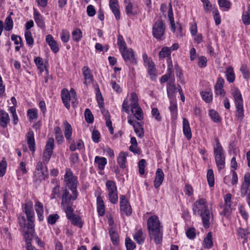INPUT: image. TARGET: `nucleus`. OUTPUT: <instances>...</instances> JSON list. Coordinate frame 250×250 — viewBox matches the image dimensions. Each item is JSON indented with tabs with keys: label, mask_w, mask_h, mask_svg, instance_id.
I'll use <instances>...</instances> for the list:
<instances>
[{
	"label": "nucleus",
	"mask_w": 250,
	"mask_h": 250,
	"mask_svg": "<svg viewBox=\"0 0 250 250\" xmlns=\"http://www.w3.org/2000/svg\"><path fill=\"white\" fill-rule=\"evenodd\" d=\"M192 209L194 215L201 216L204 227L208 228L213 215L209 210L207 200L199 198L192 205Z\"/></svg>",
	"instance_id": "1"
},
{
	"label": "nucleus",
	"mask_w": 250,
	"mask_h": 250,
	"mask_svg": "<svg viewBox=\"0 0 250 250\" xmlns=\"http://www.w3.org/2000/svg\"><path fill=\"white\" fill-rule=\"evenodd\" d=\"M147 225L150 239H153L156 244H160L162 241L163 230L158 217L156 215L150 216Z\"/></svg>",
	"instance_id": "2"
},
{
	"label": "nucleus",
	"mask_w": 250,
	"mask_h": 250,
	"mask_svg": "<svg viewBox=\"0 0 250 250\" xmlns=\"http://www.w3.org/2000/svg\"><path fill=\"white\" fill-rule=\"evenodd\" d=\"M131 111L133 116L138 120L141 121L144 118L143 110L138 103V97L136 93L132 92L130 94Z\"/></svg>",
	"instance_id": "3"
},
{
	"label": "nucleus",
	"mask_w": 250,
	"mask_h": 250,
	"mask_svg": "<svg viewBox=\"0 0 250 250\" xmlns=\"http://www.w3.org/2000/svg\"><path fill=\"white\" fill-rule=\"evenodd\" d=\"M232 95L234 98L235 106L236 107V117L237 120L241 122L244 117V107H243V101L242 95L240 91L236 89L232 93Z\"/></svg>",
	"instance_id": "4"
},
{
	"label": "nucleus",
	"mask_w": 250,
	"mask_h": 250,
	"mask_svg": "<svg viewBox=\"0 0 250 250\" xmlns=\"http://www.w3.org/2000/svg\"><path fill=\"white\" fill-rule=\"evenodd\" d=\"M64 181L65 186L70 190H77L78 184L77 177L73 174V172L69 168H67L65 169Z\"/></svg>",
	"instance_id": "5"
},
{
	"label": "nucleus",
	"mask_w": 250,
	"mask_h": 250,
	"mask_svg": "<svg viewBox=\"0 0 250 250\" xmlns=\"http://www.w3.org/2000/svg\"><path fill=\"white\" fill-rule=\"evenodd\" d=\"M76 93L73 89H71L70 92L66 89H63L61 92V97L62 103L65 107L69 109L70 108L69 102L71 101L73 106H75L76 103Z\"/></svg>",
	"instance_id": "6"
},
{
	"label": "nucleus",
	"mask_w": 250,
	"mask_h": 250,
	"mask_svg": "<svg viewBox=\"0 0 250 250\" xmlns=\"http://www.w3.org/2000/svg\"><path fill=\"white\" fill-rule=\"evenodd\" d=\"M34 174L36 182L44 180L48 175L46 165L43 164L42 162H39L36 165Z\"/></svg>",
	"instance_id": "7"
},
{
	"label": "nucleus",
	"mask_w": 250,
	"mask_h": 250,
	"mask_svg": "<svg viewBox=\"0 0 250 250\" xmlns=\"http://www.w3.org/2000/svg\"><path fill=\"white\" fill-rule=\"evenodd\" d=\"M166 29L164 22L162 20L157 21L152 28L153 36L157 40H161L164 36Z\"/></svg>",
	"instance_id": "8"
},
{
	"label": "nucleus",
	"mask_w": 250,
	"mask_h": 250,
	"mask_svg": "<svg viewBox=\"0 0 250 250\" xmlns=\"http://www.w3.org/2000/svg\"><path fill=\"white\" fill-rule=\"evenodd\" d=\"M54 140L53 138H49L48 139L42 157V163L44 165H46L48 164L53 153V150L54 148Z\"/></svg>",
	"instance_id": "9"
},
{
	"label": "nucleus",
	"mask_w": 250,
	"mask_h": 250,
	"mask_svg": "<svg viewBox=\"0 0 250 250\" xmlns=\"http://www.w3.org/2000/svg\"><path fill=\"white\" fill-rule=\"evenodd\" d=\"M72 195L70 194L69 192L67 189L63 190V193L62 196L61 206H66L69 205L71 200H75L78 196L77 190H71Z\"/></svg>",
	"instance_id": "10"
},
{
	"label": "nucleus",
	"mask_w": 250,
	"mask_h": 250,
	"mask_svg": "<svg viewBox=\"0 0 250 250\" xmlns=\"http://www.w3.org/2000/svg\"><path fill=\"white\" fill-rule=\"evenodd\" d=\"M120 51L126 63L132 64H136L137 63L134 53L132 49H127L126 48V49H123Z\"/></svg>",
	"instance_id": "11"
},
{
	"label": "nucleus",
	"mask_w": 250,
	"mask_h": 250,
	"mask_svg": "<svg viewBox=\"0 0 250 250\" xmlns=\"http://www.w3.org/2000/svg\"><path fill=\"white\" fill-rule=\"evenodd\" d=\"M120 210L122 213L125 214L126 216H130L132 213V208L129 201L126 199L125 195L120 196Z\"/></svg>",
	"instance_id": "12"
},
{
	"label": "nucleus",
	"mask_w": 250,
	"mask_h": 250,
	"mask_svg": "<svg viewBox=\"0 0 250 250\" xmlns=\"http://www.w3.org/2000/svg\"><path fill=\"white\" fill-rule=\"evenodd\" d=\"M128 123L133 126L134 131L139 137L142 138L144 136V129L140 123L131 119V117H128Z\"/></svg>",
	"instance_id": "13"
},
{
	"label": "nucleus",
	"mask_w": 250,
	"mask_h": 250,
	"mask_svg": "<svg viewBox=\"0 0 250 250\" xmlns=\"http://www.w3.org/2000/svg\"><path fill=\"white\" fill-rule=\"evenodd\" d=\"M32 203L30 202L22 206L23 211L25 213L27 220L30 223L34 222V212L32 208Z\"/></svg>",
	"instance_id": "14"
},
{
	"label": "nucleus",
	"mask_w": 250,
	"mask_h": 250,
	"mask_svg": "<svg viewBox=\"0 0 250 250\" xmlns=\"http://www.w3.org/2000/svg\"><path fill=\"white\" fill-rule=\"evenodd\" d=\"M250 187V173H246L244 175V181L242 183L241 189V196L244 197L249 192V187Z\"/></svg>",
	"instance_id": "15"
},
{
	"label": "nucleus",
	"mask_w": 250,
	"mask_h": 250,
	"mask_svg": "<svg viewBox=\"0 0 250 250\" xmlns=\"http://www.w3.org/2000/svg\"><path fill=\"white\" fill-rule=\"evenodd\" d=\"M45 41L49 45L51 50L54 53H57L59 51L58 42L54 39L51 35H47L45 38Z\"/></svg>",
	"instance_id": "16"
},
{
	"label": "nucleus",
	"mask_w": 250,
	"mask_h": 250,
	"mask_svg": "<svg viewBox=\"0 0 250 250\" xmlns=\"http://www.w3.org/2000/svg\"><path fill=\"white\" fill-rule=\"evenodd\" d=\"M164 179V173L161 168H158L155 174V178L154 181V186L158 188L162 184Z\"/></svg>",
	"instance_id": "17"
},
{
	"label": "nucleus",
	"mask_w": 250,
	"mask_h": 250,
	"mask_svg": "<svg viewBox=\"0 0 250 250\" xmlns=\"http://www.w3.org/2000/svg\"><path fill=\"white\" fill-rule=\"evenodd\" d=\"M109 6L114 14L116 20L120 18V12L119 9V5L117 0H109Z\"/></svg>",
	"instance_id": "18"
},
{
	"label": "nucleus",
	"mask_w": 250,
	"mask_h": 250,
	"mask_svg": "<svg viewBox=\"0 0 250 250\" xmlns=\"http://www.w3.org/2000/svg\"><path fill=\"white\" fill-rule=\"evenodd\" d=\"M82 70L84 79V83L86 85L90 84L93 80V77L90 70L87 66H84Z\"/></svg>",
	"instance_id": "19"
},
{
	"label": "nucleus",
	"mask_w": 250,
	"mask_h": 250,
	"mask_svg": "<svg viewBox=\"0 0 250 250\" xmlns=\"http://www.w3.org/2000/svg\"><path fill=\"white\" fill-rule=\"evenodd\" d=\"M183 128L184 134L186 136L187 139L189 140L192 136L190 127L188 120L184 118L183 120Z\"/></svg>",
	"instance_id": "20"
},
{
	"label": "nucleus",
	"mask_w": 250,
	"mask_h": 250,
	"mask_svg": "<svg viewBox=\"0 0 250 250\" xmlns=\"http://www.w3.org/2000/svg\"><path fill=\"white\" fill-rule=\"evenodd\" d=\"M10 121L9 115L7 112L4 110L0 111V125L5 128L7 126L8 123Z\"/></svg>",
	"instance_id": "21"
},
{
	"label": "nucleus",
	"mask_w": 250,
	"mask_h": 250,
	"mask_svg": "<svg viewBox=\"0 0 250 250\" xmlns=\"http://www.w3.org/2000/svg\"><path fill=\"white\" fill-rule=\"evenodd\" d=\"M97 206L99 215L103 216L105 213V206L102 197L100 195L97 198Z\"/></svg>",
	"instance_id": "22"
},
{
	"label": "nucleus",
	"mask_w": 250,
	"mask_h": 250,
	"mask_svg": "<svg viewBox=\"0 0 250 250\" xmlns=\"http://www.w3.org/2000/svg\"><path fill=\"white\" fill-rule=\"evenodd\" d=\"M27 141L29 149L34 152L35 151V142L32 131H29L27 134Z\"/></svg>",
	"instance_id": "23"
},
{
	"label": "nucleus",
	"mask_w": 250,
	"mask_h": 250,
	"mask_svg": "<svg viewBox=\"0 0 250 250\" xmlns=\"http://www.w3.org/2000/svg\"><path fill=\"white\" fill-rule=\"evenodd\" d=\"M215 141L216 142L215 146H214L213 150L215 157L216 156H220L225 155L224 151L220 144L219 141L217 138H215Z\"/></svg>",
	"instance_id": "24"
},
{
	"label": "nucleus",
	"mask_w": 250,
	"mask_h": 250,
	"mask_svg": "<svg viewBox=\"0 0 250 250\" xmlns=\"http://www.w3.org/2000/svg\"><path fill=\"white\" fill-rule=\"evenodd\" d=\"M168 18L170 23V29L171 31L174 32L175 31V23L171 3H169L168 4Z\"/></svg>",
	"instance_id": "25"
},
{
	"label": "nucleus",
	"mask_w": 250,
	"mask_h": 250,
	"mask_svg": "<svg viewBox=\"0 0 250 250\" xmlns=\"http://www.w3.org/2000/svg\"><path fill=\"white\" fill-rule=\"evenodd\" d=\"M34 19L38 26L40 28H43L44 26V22L43 17L41 14L36 9L34 11Z\"/></svg>",
	"instance_id": "26"
},
{
	"label": "nucleus",
	"mask_w": 250,
	"mask_h": 250,
	"mask_svg": "<svg viewBox=\"0 0 250 250\" xmlns=\"http://www.w3.org/2000/svg\"><path fill=\"white\" fill-rule=\"evenodd\" d=\"M35 208L39 220L42 221L43 220V208L42 204L39 201H37L35 205Z\"/></svg>",
	"instance_id": "27"
},
{
	"label": "nucleus",
	"mask_w": 250,
	"mask_h": 250,
	"mask_svg": "<svg viewBox=\"0 0 250 250\" xmlns=\"http://www.w3.org/2000/svg\"><path fill=\"white\" fill-rule=\"evenodd\" d=\"M128 155L127 152H121L117 158V162L120 167L122 168L125 167L126 157Z\"/></svg>",
	"instance_id": "28"
},
{
	"label": "nucleus",
	"mask_w": 250,
	"mask_h": 250,
	"mask_svg": "<svg viewBox=\"0 0 250 250\" xmlns=\"http://www.w3.org/2000/svg\"><path fill=\"white\" fill-rule=\"evenodd\" d=\"M65 125L64 133L66 139L69 141L71 140V137L72 133V128L71 125L67 122L65 121L63 123Z\"/></svg>",
	"instance_id": "29"
},
{
	"label": "nucleus",
	"mask_w": 250,
	"mask_h": 250,
	"mask_svg": "<svg viewBox=\"0 0 250 250\" xmlns=\"http://www.w3.org/2000/svg\"><path fill=\"white\" fill-rule=\"evenodd\" d=\"M145 65L147 66L148 73L150 76L151 79L154 80L156 77V68L154 63L153 62H148V63Z\"/></svg>",
	"instance_id": "30"
},
{
	"label": "nucleus",
	"mask_w": 250,
	"mask_h": 250,
	"mask_svg": "<svg viewBox=\"0 0 250 250\" xmlns=\"http://www.w3.org/2000/svg\"><path fill=\"white\" fill-rule=\"evenodd\" d=\"M227 80L229 83H232L235 80V74L232 67H229L227 68L226 72Z\"/></svg>",
	"instance_id": "31"
},
{
	"label": "nucleus",
	"mask_w": 250,
	"mask_h": 250,
	"mask_svg": "<svg viewBox=\"0 0 250 250\" xmlns=\"http://www.w3.org/2000/svg\"><path fill=\"white\" fill-rule=\"evenodd\" d=\"M84 147V143L82 140H79L76 144L74 141L71 144L70 146V149L72 151H74L76 149L81 150Z\"/></svg>",
	"instance_id": "32"
},
{
	"label": "nucleus",
	"mask_w": 250,
	"mask_h": 250,
	"mask_svg": "<svg viewBox=\"0 0 250 250\" xmlns=\"http://www.w3.org/2000/svg\"><path fill=\"white\" fill-rule=\"evenodd\" d=\"M215 160L218 169L219 170L223 169L225 164V156H216Z\"/></svg>",
	"instance_id": "33"
},
{
	"label": "nucleus",
	"mask_w": 250,
	"mask_h": 250,
	"mask_svg": "<svg viewBox=\"0 0 250 250\" xmlns=\"http://www.w3.org/2000/svg\"><path fill=\"white\" fill-rule=\"evenodd\" d=\"M95 162L98 164L99 168L101 170H103L104 168L105 165L107 163L106 158L99 156L95 157Z\"/></svg>",
	"instance_id": "34"
},
{
	"label": "nucleus",
	"mask_w": 250,
	"mask_h": 250,
	"mask_svg": "<svg viewBox=\"0 0 250 250\" xmlns=\"http://www.w3.org/2000/svg\"><path fill=\"white\" fill-rule=\"evenodd\" d=\"M204 247L206 249H210L213 246L212 241V235L210 232H209L204 240Z\"/></svg>",
	"instance_id": "35"
},
{
	"label": "nucleus",
	"mask_w": 250,
	"mask_h": 250,
	"mask_svg": "<svg viewBox=\"0 0 250 250\" xmlns=\"http://www.w3.org/2000/svg\"><path fill=\"white\" fill-rule=\"evenodd\" d=\"M73 40L76 42H79L83 37V33L79 28H76L72 33Z\"/></svg>",
	"instance_id": "36"
},
{
	"label": "nucleus",
	"mask_w": 250,
	"mask_h": 250,
	"mask_svg": "<svg viewBox=\"0 0 250 250\" xmlns=\"http://www.w3.org/2000/svg\"><path fill=\"white\" fill-rule=\"evenodd\" d=\"M218 2L223 11H227L230 9L231 3L228 0H218Z\"/></svg>",
	"instance_id": "37"
},
{
	"label": "nucleus",
	"mask_w": 250,
	"mask_h": 250,
	"mask_svg": "<svg viewBox=\"0 0 250 250\" xmlns=\"http://www.w3.org/2000/svg\"><path fill=\"white\" fill-rule=\"evenodd\" d=\"M54 131L56 140L59 144L62 143L63 141V137L61 128L59 126H55Z\"/></svg>",
	"instance_id": "38"
},
{
	"label": "nucleus",
	"mask_w": 250,
	"mask_h": 250,
	"mask_svg": "<svg viewBox=\"0 0 250 250\" xmlns=\"http://www.w3.org/2000/svg\"><path fill=\"white\" fill-rule=\"evenodd\" d=\"M207 178L209 186L213 187L214 185V176L212 169H209L208 170Z\"/></svg>",
	"instance_id": "39"
},
{
	"label": "nucleus",
	"mask_w": 250,
	"mask_h": 250,
	"mask_svg": "<svg viewBox=\"0 0 250 250\" xmlns=\"http://www.w3.org/2000/svg\"><path fill=\"white\" fill-rule=\"evenodd\" d=\"M169 108L171 114V118L173 120L176 119L177 115V106L176 103L175 101H171Z\"/></svg>",
	"instance_id": "40"
},
{
	"label": "nucleus",
	"mask_w": 250,
	"mask_h": 250,
	"mask_svg": "<svg viewBox=\"0 0 250 250\" xmlns=\"http://www.w3.org/2000/svg\"><path fill=\"white\" fill-rule=\"evenodd\" d=\"M201 95L203 100L206 103H210L212 100V94L211 91H202Z\"/></svg>",
	"instance_id": "41"
},
{
	"label": "nucleus",
	"mask_w": 250,
	"mask_h": 250,
	"mask_svg": "<svg viewBox=\"0 0 250 250\" xmlns=\"http://www.w3.org/2000/svg\"><path fill=\"white\" fill-rule=\"evenodd\" d=\"M62 207L64 210L68 219H69L70 217L75 215L74 214V209L69 205H67L66 206H62Z\"/></svg>",
	"instance_id": "42"
},
{
	"label": "nucleus",
	"mask_w": 250,
	"mask_h": 250,
	"mask_svg": "<svg viewBox=\"0 0 250 250\" xmlns=\"http://www.w3.org/2000/svg\"><path fill=\"white\" fill-rule=\"evenodd\" d=\"M134 239L139 244L144 243L145 237L141 230H139L136 232L134 236Z\"/></svg>",
	"instance_id": "43"
},
{
	"label": "nucleus",
	"mask_w": 250,
	"mask_h": 250,
	"mask_svg": "<svg viewBox=\"0 0 250 250\" xmlns=\"http://www.w3.org/2000/svg\"><path fill=\"white\" fill-rule=\"evenodd\" d=\"M106 187L108 192L117 191V188L115 182L112 180H108L106 183Z\"/></svg>",
	"instance_id": "44"
},
{
	"label": "nucleus",
	"mask_w": 250,
	"mask_h": 250,
	"mask_svg": "<svg viewBox=\"0 0 250 250\" xmlns=\"http://www.w3.org/2000/svg\"><path fill=\"white\" fill-rule=\"evenodd\" d=\"M209 115L211 120L214 122L218 123L221 120L219 114L213 109H210L209 110Z\"/></svg>",
	"instance_id": "45"
},
{
	"label": "nucleus",
	"mask_w": 250,
	"mask_h": 250,
	"mask_svg": "<svg viewBox=\"0 0 250 250\" xmlns=\"http://www.w3.org/2000/svg\"><path fill=\"white\" fill-rule=\"evenodd\" d=\"M109 235L110 236L111 240L114 245H117L119 241V236L117 232L112 229L109 231Z\"/></svg>",
	"instance_id": "46"
},
{
	"label": "nucleus",
	"mask_w": 250,
	"mask_h": 250,
	"mask_svg": "<svg viewBox=\"0 0 250 250\" xmlns=\"http://www.w3.org/2000/svg\"><path fill=\"white\" fill-rule=\"evenodd\" d=\"M125 12L128 16L134 15L133 11V5L130 0H125Z\"/></svg>",
	"instance_id": "47"
},
{
	"label": "nucleus",
	"mask_w": 250,
	"mask_h": 250,
	"mask_svg": "<svg viewBox=\"0 0 250 250\" xmlns=\"http://www.w3.org/2000/svg\"><path fill=\"white\" fill-rule=\"evenodd\" d=\"M84 117L85 121L90 124H91L94 121V117L93 115L91 112L90 110L88 108H86L84 111Z\"/></svg>",
	"instance_id": "48"
},
{
	"label": "nucleus",
	"mask_w": 250,
	"mask_h": 250,
	"mask_svg": "<svg viewBox=\"0 0 250 250\" xmlns=\"http://www.w3.org/2000/svg\"><path fill=\"white\" fill-rule=\"evenodd\" d=\"M33 234L32 232L28 231H26L24 234V238L26 242V249H27L28 246H30L31 247H33L31 245V240L32 239Z\"/></svg>",
	"instance_id": "49"
},
{
	"label": "nucleus",
	"mask_w": 250,
	"mask_h": 250,
	"mask_svg": "<svg viewBox=\"0 0 250 250\" xmlns=\"http://www.w3.org/2000/svg\"><path fill=\"white\" fill-rule=\"evenodd\" d=\"M242 20L245 25L250 24V8L244 11L242 15Z\"/></svg>",
	"instance_id": "50"
},
{
	"label": "nucleus",
	"mask_w": 250,
	"mask_h": 250,
	"mask_svg": "<svg viewBox=\"0 0 250 250\" xmlns=\"http://www.w3.org/2000/svg\"><path fill=\"white\" fill-rule=\"evenodd\" d=\"M70 38V34L68 30L65 29H63L61 33V39L62 41L66 43L69 41Z\"/></svg>",
	"instance_id": "51"
},
{
	"label": "nucleus",
	"mask_w": 250,
	"mask_h": 250,
	"mask_svg": "<svg viewBox=\"0 0 250 250\" xmlns=\"http://www.w3.org/2000/svg\"><path fill=\"white\" fill-rule=\"evenodd\" d=\"M5 26L4 29L6 31H10L11 30L13 26V21L10 16V15L8 16L5 19Z\"/></svg>",
	"instance_id": "52"
},
{
	"label": "nucleus",
	"mask_w": 250,
	"mask_h": 250,
	"mask_svg": "<svg viewBox=\"0 0 250 250\" xmlns=\"http://www.w3.org/2000/svg\"><path fill=\"white\" fill-rule=\"evenodd\" d=\"M108 198L111 203L114 204H116L118 201L117 191L108 192Z\"/></svg>",
	"instance_id": "53"
},
{
	"label": "nucleus",
	"mask_w": 250,
	"mask_h": 250,
	"mask_svg": "<svg viewBox=\"0 0 250 250\" xmlns=\"http://www.w3.org/2000/svg\"><path fill=\"white\" fill-rule=\"evenodd\" d=\"M171 52L169 47H163L159 52V56L161 58L167 57L170 55Z\"/></svg>",
	"instance_id": "54"
},
{
	"label": "nucleus",
	"mask_w": 250,
	"mask_h": 250,
	"mask_svg": "<svg viewBox=\"0 0 250 250\" xmlns=\"http://www.w3.org/2000/svg\"><path fill=\"white\" fill-rule=\"evenodd\" d=\"M24 36L27 44L30 46L32 45L34 43V40L31 32L29 31H25Z\"/></svg>",
	"instance_id": "55"
},
{
	"label": "nucleus",
	"mask_w": 250,
	"mask_h": 250,
	"mask_svg": "<svg viewBox=\"0 0 250 250\" xmlns=\"http://www.w3.org/2000/svg\"><path fill=\"white\" fill-rule=\"evenodd\" d=\"M7 167V163L3 159L0 162V177H3L5 173Z\"/></svg>",
	"instance_id": "56"
},
{
	"label": "nucleus",
	"mask_w": 250,
	"mask_h": 250,
	"mask_svg": "<svg viewBox=\"0 0 250 250\" xmlns=\"http://www.w3.org/2000/svg\"><path fill=\"white\" fill-rule=\"evenodd\" d=\"M232 211L231 205H224V209L223 211H222L220 214L222 215H223L226 217H229Z\"/></svg>",
	"instance_id": "57"
},
{
	"label": "nucleus",
	"mask_w": 250,
	"mask_h": 250,
	"mask_svg": "<svg viewBox=\"0 0 250 250\" xmlns=\"http://www.w3.org/2000/svg\"><path fill=\"white\" fill-rule=\"evenodd\" d=\"M125 246L127 250H134L136 245L129 238L127 237L125 239Z\"/></svg>",
	"instance_id": "58"
},
{
	"label": "nucleus",
	"mask_w": 250,
	"mask_h": 250,
	"mask_svg": "<svg viewBox=\"0 0 250 250\" xmlns=\"http://www.w3.org/2000/svg\"><path fill=\"white\" fill-rule=\"evenodd\" d=\"M27 116L30 120H34L38 117L37 110L35 108L28 109L27 111Z\"/></svg>",
	"instance_id": "59"
},
{
	"label": "nucleus",
	"mask_w": 250,
	"mask_h": 250,
	"mask_svg": "<svg viewBox=\"0 0 250 250\" xmlns=\"http://www.w3.org/2000/svg\"><path fill=\"white\" fill-rule=\"evenodd\" d=\"M240 71L243 74L244 79L248 80L250 78V71L246 65H243L240 68Z\"/></svg>",
	"instance_id": "60"
},
{
	"label": "nucleus",
	"mask_w": 250,
	"mask_h": 250,
	"mask_svg": "<svg viewBox=\"0 0 250 250\" xmlns=\"http://www.w3.org/2000/svg\"><path fill=\"white\" fill-rule=\"evenodd\" d=\"M117 43L118 45H119L120 51L124 49H126V43L124 41L122 36L119 35L118 36Z\"/></svg>",
	"instance_id": "61"
},
{
	"label": "nucleus",
	"mask_w": 250,
	"mask_h": 250,
	"mask_svg": "<svg viewBox=\"0 0 250 250\" xmlns=\"http://www.w3.org/2000/svg\"><path fill=\"white\" fill-rule=\"evenodd\" d=\"M34 62L38 68L41 71L43 70V61L42 58L38 57L34 59Z\"/></svg>",
	"instance_id": "62"
},
{
	"label": "nucleus",
	"mask_w": 250,
	"mask_h": 250,
	"mask_svg": "<svg viewBox=\"0 0 250 250\" xmlns=\"http://www.w3.org/2000/svg\"><path fill=\"white\" fill-rule=\"evenodd\" d=\"M146 165V161L145 159H141L138 164L139 173L141 175L145 173V167Z\"/></svg>",
	"instance_id": "63"
},
{
	"label": "nucleus",
	"mask_w": 250,
	"mask_h": 250,
	"mask_svg": "<svg viewBox=\"0 0 250 250\" xmlns=\"http://www.w3.org/2000/svg\"><path fill=\"white\" fill-rule=\"evenodd\" d=\"M59 218V216L57 214H50L48 217V223L50 224L53 225Z\"/></svg>",
	"instance_id": "64"
}]
</instances>
